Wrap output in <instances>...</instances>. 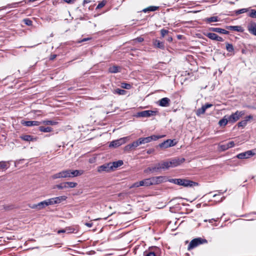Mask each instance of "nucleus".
Instances as JSON below:
<instances>
[{"label": "nucleus", "mask_w": 256, "mask_h": 256, "mask_svg": "<svg viewBox=\"0 0 256 256\" xmlns=\"http://www.w3.org/2000/svg\"><path fill=\"white\" fill-rule=\"evenodd\" d=\"M154 46L157 48H159L162 50L164 49V44L162 42H160L159 40H155L153 42Z\"/></svg>", "instance_id": "21"}, {"label": "nucleus", "mask_w": 256, "mask_h": 256, "mask_svg": "<svg viewBox=\"0 0 256 256\" xmlns=\"http://www.w3.org/2000/svg\"><path fill=\"white\" fill-rule=\"evenodd\" d=\"M10 167V162L2 161L0 162V171H4Z\"/></svg>", "instance_id": "22"}, {"label": "nucleus", "mask_w": 256, "mask_h": 256, "mask_svg": "<svg viewBox=\"0 0 256 256\" xmlns=\"http://www.w3.org/2000/svg\"><path fill=\"white\" fill-rule=\"evenodd\" d=\"M38 128L40 132H49L52 131V128L50 126L44 127L43 126H40Z\"/></svg>", "instance_id": "28"}, {"label": "nucleus", "mask_w": 256, "mask_h": 256, "mask_svg": "<svg viewBox=\"0 0 256 256\" xmlns=\"http://www.w3.org/2000/svg\"><path fill=\"white\" fill-rule=\"evenodd\" d=\"M90 2V0H84L83 1V6H84L86 4H88Z\"/></svg>", "instance_id": "61"}, {"label": "nucleus", "mask_w": 256, "mask_h": 256, "mask_svg": "<svg viewBox=\"0 0 256 256\" xmlns=\"http://www.w3.org/2000/svg\"><path fill=\"white\" fill-rule=\"evenodd\" d=\"M213 221H217V220H215L214 219H211L209 220L210 222H212Z\"/></svg>", "instance_id": "64"}, {"label": "nucleus", "mask_w": 256, "mask_h": 256, "mask_svg": "<svg viewBox=\"0 0 256 256\" xmlns=\"http://www.w3.org/2000/svg\"><path fill=\"white\" fill-rule=\"evenodd\" d=\"M158 6H150L146 8L143 9L142 10V12L145 13L148 12H154L158 10Z\"/></svg>", "instance_id": "24"}, {"label": "nucleus", "mask_w": 256, "mask_h": 256, "mask_svg": "<svg viewBox=\"0 0 256 256\" xmlns=\"http://www.w3.org/2000/svg\"><path fill=\"white\" fill-rule=\"evenodd\" d=\"M206 108L205 106H202L201 108H198L196 111V114L198 116H199L202 114H204L205 113V112L206 110Z\"/></svg>", "instance_id": "32"}, {"label": "nucleus", "mask_w": 256, "mask_h": 256, "mask_svg": "<svg viewBox=\"0 0 256 256\" xmlns=\"http://www.w3.org/2000/svg\"><path fill=\"white\" fill-rule=\"evenodd\" d=\"M106 3H107L106 0H103L102 2H100L96 8V10L100 9V8H103L106 4Z\"/></svg>", "instance_id": "36"}, {"label": "nucleus", "mask_w": 256, "mask_h": 256, "mask_svg": "<svg viewBox=\"0 0 256 256\" xmlns=\"http://www.w3.org/2000/svg\"><path fill=\"white\" fill-rule=\"evenodd\" d=\"M152 184L156 185L167 181V178L164 176H154L150 178Z\"/></svg>", "instance_id": "9"}, {"label": "nucleus", "mask_w": 256, "mask_h": 256, "mask_svg": "<svg viewBox=\"0 0 256 256\" xmlns=\"http://www.w3.org/2000/svg\"><path fill=\"white\" fill-rule=\"evenodd\" d=\"M209 30L225 34H229V32L228 30L220 28H209Z\"/></svg>", "instance_id": "18"}, {"label": "nucleus", "mask_w": 256, "mask_h": 256, "mask_svg": "<svg viewBox=\"0 0 256 256\" xmlns=\"http://www.w3.org/2000/svg\"><path fill=\"white\" fill-rule=\"evenodd\" d=\"M138 182H135L134 184L130 188H138L139 187Z\"/></svg>", "instance_id": "55"}, {"label": "nucleus", "mask_w": 256, "mask_h": 256, "mask_svg": "<svg viewBox=\"0 0 256 256\" xmlns=\"http://www.w3.org/2000/svg\"><path fill=\"white\" fill-rule=\"evenodd\" d=\"M248 10H249L248 8H242L240 10H238L236 11V14L238 15V14H241L246 12L248 11Z\"/></svg>", "instance_id": "40"}, {"label": "nucleus", "mask_w": 256, "mask_h": 256, "mask_svg": "<svg viewBox=\"0 0 256 256\" xmlns=\"http://www.w3.org/2000/svg\"><path fill=\"white\" fill-rule=\"evenodd\" d=\"M228 149L232 148L234 146V142L233 141H230L226 144Z\"/></svg>", "instance_id": "47"}, {"label": "nucleus", "mask_w": 256, "mask_h": 256, "mask_svg": "<svg viewBox=\"0 0 256 256\" xmlns=\"http://www.w3.org/2000/svg\"><path fill=\"white\" fill-rule=\"evenodd\" d=\"M205 36L212 40H216L218 35L214 33L209 32L205 34Z\"/></svg>", "instance_id": "33"}, {"label": "nucleus", "mask_w": 256, "mask_h": 256, "mask_svg": "<svg viewBox=\"0 0 256 256\" xmlns=\"http://www.w3.org/2000/svg\"><path fill=\"white\" fill-rule=\"evenodd\" d=\"M76 230L72 226L66 227L64 228V231L66 232V233L67 234L73 233Z\"/></svg>", "instance_id": "37"}, {"label": "nucleus", "mask_w": 256, "mask_h": 256, "mask_svg": "<svg viewBox=\"0 0 256 256\" xmlns=\"http://www.w3.org/2000/svg\"><path fill=\"white\" fill-rule=\"evenodd\" d=\"M160 164H156L152 166L148 167L144 170L146 173H158L160 172Z\"/></svg>", "instance_id": "12"}, {"label": "nucleus", "mask_w": 256, "mask_h": 256, "mask_svg": "<svg viewBox=\"0 0 256 256\" xmlns=\"http://www.w3.org/2000/svg\"><path fill=\"white\" fill-rule=\"evenodd\" d=\"M252 118V116L250 115L246 116L244 120L240 121L238 124V127H244L246 125L248 122Z\"/></svg>", "instance_id": "19"}, {"label": "nucleus", "mask_w": 256, "mask_h": 256, "mask_svg": "<svg viewBox=\"0 0 256 256\" xmlns=\"http://www.w3.org/2000/svg\"><path fill=\"white\" fill-rule=\"evenodd\" d=\"M208 241L206 239L201 238H194L190 242L188 246V250H190L203 244H206Z\"/></svg>", "instance_id": "4"}, {"label": "nucleus", "mask_w": 256, "mask_h": 256, "mask_svg": "<svg viewBox=\"0 0 256 256\" xmlns=\"http://www.w3.org/2000/svg\"><path fill=\"white\" fill-rule=\"evenodd\" d=\"M163 136H156L152 135L150 136H148L146 138H139L138 140L130 144L125 147V150H130L132 148H136L139 146L140 144H145L148 142H152V140H156Z\"/></svg>", "instance_id": "1"}, {"label": "nucleus", "mask_w": 256, "mask_h": 256, "mask_svg": "<svg viewBox=\"0 0 256 256\" xmlns=\"http://www.w3.org/2000/svg\"><path fill=\"white\" fill-rule=\"evenodd\" d=\"M226 28L227 30H230L236 31V32H242L244 31V28L241 26H226Z\"/></svg>", "instance_id": "17"}, {"label": "nucleus", "mask_w": 256, "mask_h": 256, "mask_svg": "<svg viewBox=\"0 0 256 256\" xmlns=\"http://www.w3.org/2000/svg\"><path fill=\"white\" fill-rule=\"evenodd\" d=\"M121 86L123 88H125L126 90H130L132 88V86L130 84L126 83V82H122L121 84Z\"/></svg>", "instance_id": "41"}, {"label": "nucleus", "mask_w": 256, "mask_h": 256, "mask_svg": "<svg viewBox=\"0 0 256 256\" xmlns=\"http://www.w3.org/2000/svg\"><path fill=\"white\" fill-rule=\"evenodd\" d=\"M21 124L26 126H38L40 125V122L39 121L32 120V121H25L22 120Z\"/></svg>", "instance_id": "15"}, {"label": "nucleus", "mask_w": 256, "mask_h": 256, "mask_svg": "<svg viewBox=\"0 0 256 256\" xmlns=\"http://www.w3.org/2000/svg\"><path fill=\"white\" fill-rule=\"evenodd\" d=\"M138 184H139V186H144V180H142V181H140L138 182Z\"/></svg>", "instance_id": "60"}, {"label": "nucleus", "mask_w": 256, "mask_h": 256, "mask_svg": "<svg viewBox=\"0 0 256 256\" xmlns=\"http://www.w3.org/2000/svg\"><path fill=\"white\" fill-rule=\"evenodd\" d=\"M58 200H59L60 202H62L64 201V200H65L67 197L66 196H58V197H56Z\"/></svg>", "instance_id": "49"}, {"label": "nucleus", "mask_w": 256, "mask_h": 256, "mask_svg": "<svg viewBox=\"0 0 256 256\" xmlns=\"http://www.w3.org/2000/svg\"><path fill=\"white\" fill-rule=\"evenodd\" d=\"M204 20L206 23H211L212 22H216L218 21V16H212L210 18H206Z\"/></svg>", "instance_id": "27"}, {"label": "nucleus", "mask_w": 256, "mask_h": 256, "mask_svg": "<svg viewBox=\"0 0 256 256\" xmlns=\"http://www.w3.org/2000/svg\"><path fill=\"white\" fill-rule=\"evenodd\" d=\"M158 113L156 110H146L137 112L136 117L148 118L151 116H156Z\"/></svg>", "instance_id": "7"}, {"label": "nucleus", "mask_w": 256, "mask_h": 256, "mask_svg": "<svg viewBox=\"0 0 256 256\" xmlns=\"http://www.w3.org/2000/svg\"><path fill=\"white\" fill-rule=\"evenodd\" d=\"M61 232H66L64 231V229H62V230H60L58 231V233H61Z\"/></svg>", "instance_id": "63"}, {"label": "nucleus", "mask_w": 256, "mask_h": 256, "mask_svg": "<svg viewBox=\"0 0 256 256\" xmlns=\"http://www.w3.org/2000/svg\"><path fill=\"white\" fill-rule=\"evenodd\" d=\"M244 114V111L237 110L236 112L232 113L230 116H228V120L230 123H234L240 119Z\"/></svg>", "instance_id": "5"}, {"label": "nucleus", "mask_w": 256, "mask_h": 256, "mask_svg": "<svg viewBox=\"0 0 256 256\" xmlns=\"http://www.w3.org/2000/svg\"><path fill=\"white\" fill-rule=\"evenodd\" d=\"M168 30L165 29H162L160 30V34L162 36V37H164L166 34L168 33Z\"/></svg>", "instance_id": "48"}, {"label": "nucleus", "mask_w": 256, "mask_h": 256, "mask_svg": "<svg viewBox=\"0 0 256 256\" xmlns=\"http://www.w3.org/2000/svg\"><path fill=\"white\" fill-rule=\"evenodd\" d=\"M28 206L32 209H36L38 210V206H37V204H28Z\"/></svg>", "instance_id": "50"}, {"label": "nucleus", "mask_w": 256, "mask_h": 256, "mask_svg": "<svg viewBox=\"0 0 256 256\" xmlns=\"http://www.w3.org/2000/svg\"><path fill=\"white\" fill-rule=\"evenodd\" d=\"M184 160L185 159L184 158L172 159L168 161L170 168L177 166L184 162Z\"/></svg>", "instance_id": "13"}, {"label": "nucleus", "mask_w": 256, "mask_h": 256, "mask_svg": "<svg viewBox=\"0 0 256 256\" xmlns=\"http://www.w3.org/2000/svg\"><path fill=\"white\" fill-rule=\"evenodd\" d=\"M54 204H57L60 203L59 200H58V198L56 197L54 198Z\"/></svg>", "instance_id": "57"}, {"label": "nucleus", "mask_w": 256, "mask_h": 256, "mask_svg": "<svg viewBox=\"0 0 256 256\" xmlns=\"http://www.w3.org/2000/svg\"><path fill=\"white\" fill-rule=\"evenodd\" d=\"M204 106H205L206 109H207L208 108H211L212 106V104H210L207 103V104H205L204 105Z\"/></svg>", "instance_id": "54"}, {"label": "nucleus", "mask_w": 256, "mask_h": 256, "mask_svg": "<svg viewBox=\"0 0 256 256\" xmlns=\"http://www.w3.org/2000/svg\"><path fill=\"white\" fill-rule=\"evenodd\" d=\"M40 124H44L46 125V126H50V125L54 126V125H56L58 124V122H56L50 120H42V121H40Z\"/></svg>", "instance_id": "25"}, {"label": "nucleus", "mask_w": 256, "mask_h": 256, "mask_svg": "<svg viewBox=\"0 0 256 256\" xmlns=\"http://www.w3.org/2000/svg\"><path fill=\"white\" fill-rule=\"evenodd\" d=\"M168 182L179 186H184V187H191L194 186L198 185V183L193 181L182 178H172L169 180Z\"/></svg>", "instance_id": "3"}, {"label": "nucleus", "mask_w": 256, "mask_h": 256, "mask_svg": "<svg viewBox=\"0 0 256 256\" xmlns=\"http://www.w3.org/2000/svg\"><path fill=\"white\" fill-rule=\"evenodd\" d=\"M46 206L54 204V198H51L45 200Z\"/></svg>", "instance_id": "44"}, {"label": "nucleus", "mask_w": 256, "mask_h": 256, "mask_svg": "<svg viewBox=\"0 0 256 256\" xmlns=\"http://www.w3.org/2000/svg\"><path fill=\"white\" fill-rule=\"evenodd\" d=\"M247 28L250 34L256 36V22H250L248 24Z\"/></svg>", "instance_id": "14"}, {"label": "nucleus", "mask_w": 256, "mask_h": 256, "mask_svg": "<svg viewBox=\"0 0 256 256\" xmlns=\"http://www.w3.org/2000/svg\"><path fill=\"white\" fill-rule=\"evenodd\" d=\"M67 188H74L78 184L74 182H66Z\"/></svg>", "instance_id": "38"}, {"label": "nucleus", "mask_w": 256, "mask_h": 256, "mask_svg": "<svg viewBox=\"0 0 256 256\" xmlns=\"http://www.w3.org/2000/svg\"><path fill=\"white\" fill-rule=\"evenodd\" d=\"M170 100L168 98H164L158 101V104L163 107H167L170 106Z\"/></svg>", "instance_id": "16"}, {"label": "nucleus", "mask_w": 256, "mask_h": 256, "mask_svg": "<svg viewBox=\"0 0 256 256\" xmlns=\"http://www.w3.org/2000/svg\"><path fill=\"white\" fill-rule=\"evenodd\" d=\"M85 225L86 226L88 227V228H91L92 225H93V224L92 222H86L85 224Z\"/></svg>", "instance_id": "58"}, {"label": "nucleus", "mask_w": 256, "mask_h": 256, "mask_svg": "<svg viewBox=\"0 0 256 256\" xmlns=\"http://www.w3.org/2000/svg\"><path fill=\"white\" fill-rule=\"evenodd\" d=\"M146 256H156L154 252H148Z\"/></svg>", "instance_id": "53"}, {"label": "nucleus", "mask_w": 256, "mask_h": 256, "mask_svg": "<svg viewBox=\"0 0 256 256\" xmlns=\"http://www.w3.org/2000/svg\"><path fill=\"white\" fill-rule=\"evenodd\" d=\"M154 152V149H150V150H148L147 153L148 154H150Z\"/></svg>", "instance_id": "62"}, {"label": "nucleus", "mask_w": 256, "mask_h": 256, "mask_svg": "<svg viewBox=\"0 0 256 256\" xmlns=\"http://www.w3.org/2000/svg\"><path fill=\"white\" fill-rule=\"evenodd\" d=\"M176 144V142H174V140L169 139L160 144L158 146L162 148H166L169 147L174 146Z\"/></svg>", "instance_id": "11"}, {"label": "nucleus", "mask_w": 256, "mask_h": 256, "mask_svg": "<svg viewBox=\"0 0 256 256\" xmlns=\"http://www.w3.org/2000/svg\"><path fill=\"white\" fill-rule=\"evenodd\" d=\"M226 49L228 52H232L234 51V48L232 44L226 43Z\"/></svg>", "instance_id": "39"}, {"label": "nucleus", "mask_w": 256, "mask_h": 256, "mask_svg": "<svg viewBox=\"0 0 256 256\" xmlns=\"http://www.w3.org/2000/svg\"><path fill=\"white\" fill-rule=\"evenodd\" d=\"M37 206H38V210H40L44 208L46 206L45 200L37 204Z\"/></svg>", "instance_id": "35"}, {"label": "nucleus", "mask_w": 256, "mask_h": 256, "mask_svg": "<svg viewBox=\"0 0 256 256\" xmlns=\"http://www.w3.org/2000/svg\"><path fill=\"white\" fill-rule=\"evenodd\" d=\"M158 164H160V170H166L170 168L168 161H163L161 162H158Z\"/></svg>", "instance_id": "23"}, {"label": "nucleus", "mask_w": 256, "mask_h": 256, "mask_svg": "<svg viewBox=\"0 0 256 256\" xmlns=\"http://www.w3.org/2000/svg\"><path fill=\"white\" fill-rule=\"evenodd\" d=\"M216 40L218 42H222L224 41V39L218 35Z\"/></svg>", "instance_id": "56"}, {"label": "nucleus", "mask_w": 256, "mask_h": 256, "mask_svg": "<svg viewBox=\"0 0 256 256\" xmlns=\"http://www.w3.org/2000/svg\"><path fill=\"white\" fill-rule=\"evenodd\" d=\"M54 188H58L59 190H62L64 188H67V186H66V183L65 182H63L60 184H59L56 185Z\"/></svg>", "instance_id": "34"}, {"label": "nucleus", "mask_w": 256, "mask_h": 256, "mask_svg": "<svg viewBox=\"0 0 256 256\" xmlns=\"http://www.w3.org/2000/svg\"><path fill=\"white\" fill-rule=\"evenodd\" d=\"M218 150L220 151H224L228 150L226 144H219Z\"/></svg>", "instance_id": "43"}, {"label": "nucleus", "mask_w": 256, "mask_h": 256, "mask_svg": "<svg viewBox=\"0 0 256 256\" xmlns=\"http://www.w3.org/2000/svg\"><path fill=\"white\" fill-rule=\"evenodd\" d=\"M110 162L104 164L102 166H100L97 168V171L99 173H102L104 172H109L112 171V166H110Z\"/></svg>", "instance_id": "8"}, {"label": "nucleus", "mask_w": 256, "mask_h": 256, "mask_svg": "<svg viewBox=\"0 0 256 256\" xmlns=\"http://www.w3.org/2000/svg\"><path fill=\"white\" fill-rule=\"evenodd\" d=\"M254 154V150H250L238 154L236 157L239 159L248 158Z\"/></svg>", "instance_id": "10"}, {"label": "nucleus", "mask_w": 256, "mask_h": 256, "mask_svg": "<svg viewBox=\"0 0 256 256\" xmlns=\"http://www.w3.org/2000/svg\"><path fill=\"white\" fill-rule=\"evenodd\" d=\"M120 67L117 66H113L108 68V71L110 73H116L120 72Z\"/></svg>", "instance_id": "26"}, {"label": "nucleus", "mask_w": 256, "mask_h": 256, "mask_svg": "<svg viewBox=\"0 0 256 256\" xmlns=\"http://www.w3.org/2000/svg\"><path fill=\"white\" fill-rule=\"evenodd\" d=\"M92 39V38H84L82 39L81 40H78V43H81L82 42H86L87 40H90Z\"/></svg>", "instance_id": "51"}, {"label": "nucleus", "mask_w": 256, "mask_h": 256, "mask_svg": "<svg viewBox=\"0 0 256 256\" xmlns=\"http://www.w3.org/2000/svg\"><path fill=\"white\" fill-rule=\"evenodd\" d=\"M126 91L124 90L116 88L113 90V93L114 94H118L119 95H125L126 94Z\"/></svg>", "instance_id": "31"}, {"label": "nucleus", "mask_w": 256, "mask_h": 256, "mask_svg": "<svg viewBox=\"0 0 256 256\" xmlns=\"http://www.w3.org/2000/svg\"><path fill=\"white\" fill-rule=\"evenodd\" d=\"M63 1L68 4H72L74 3L75 0H63Z\"/></svg>", "instance_id": "52"}, {"label": "nucleus", "mask_w": 256, "mask_h": 256, "mask_svg": "<svg viewBox=\"0 0 256 256\" xmlns=\"http://www.w3.org/2000/svg\"><path fill=\"white\" fill-rule=\"evenodd\" d=\"M20 138L22 140L27 142L33 141L34 140L32 136L26 134L22 136Z\"/></svg>", "instance_id": "29"}, {"label": "nucleus", "mask_w": 256, "mask_h": 256, "mask_svg": "<svg viewBox=\"0 0 256 256\" xmlns=\"http://www.w3.org/2000/svg\"><path fill=\"white\" fill-rule=\"evenodd\" d=\"M129 140V137L126 136L120 138V139L113 140L109 144V147L110 148H116L118 147L122 144H125L127 140Z\"/></svg>", "instance_id": "6"}, {"label": "nucleus", "mask_w": 256, "mask_h": 256, "mask_svg": "<svg viewBox=\"0 0 256 256\" xmlns=\"http://www.w3.org/2000/svg\"><path fill=\"white\" fill-rule=\"evenodd\" d=\"M248 16L252 18H256V10L254 9L250 10Z\"/></svg>", "instance_id": "42"}, {"label": "nucleus", "mask_w": 256, "mask_h": 256, "mask_svg": "<svg viewBox=\"0 0 256 256\" xmlns=\"http://www.w3.org/2000/svg\"><path fill=\"white\" fill-rule=\"evenodd\" d=\"M228 122H229L228 118H226V116H225L223 118L221 119L219 121L218 124L220 126H225Z\"/></svg>", "instance_id": "30"}, {"label": "nucleus", "mask_w": 256, "mask_h": 256, "mask_svg": "<svg viewBox=\"0 0 256 256\" xmlns=\"http://www.w3.org/2000/svg\"><path fill=\"white\" fill-rule=\"evenodd\" d=\"M56 57V54H52V55L50 56V60H54Z\"/></svg>", "instance_id": "59"}, {"label": "nucleus", "mask_w": 256, "mask_h": 256, "mask_svg": "<svg viewBox=\"0 0 256 256\" xmlns=\"http://www.w3.org/2000/svg\"><path fill=\"white\" fill-rule=\"evenodd\" d=\"M24 22L27 26H30L32 24V22L28 18H25L23 20Z\"/></svg>", "instance_id": "46"}, {"label": "nucleus", "mask_w": 256, "mask_h": 256, "mask_svg": "<svg viewBox=\"0 0 256 256\" xmlns=\"http://www.w3.org/2000/svg\"><path fill=\"white\" fill-rule=\"evenodd\" d=\"M82 174V171L79 170H66L55 174L52 176V179L60 178H74Z\"/></svg>", "instance_id": "2"}, {"label": "nucleus", "mask_w": 256, "mask_h": 256, "mask_svg": "<svg viewBox=\"0 0 256 256\" xmlns=\"http://www.w3.org/2000/svg\"><path fill=\"white\" fill-rule=\"evenodd\" d=\"M110 166H112V171L114 170L116 168L122 166L124 162L122 160H118L116 162H110Z\"/></svg>", "instance_id": "20"}, {"label": "nucleus", "mask_w": 256, "mask_h": 256, "mask_svg": "<svg viewBox=\"0 0 256 256\" xmlns=\"http://www.w3.org/2000/svg\"><path fill=\"white\" fill-rule=\"evenodd\" d=\"M144 186H148L152 185L150 178L144 180Z\"/></svg>", "instance_id": "45"}]
</instances>
